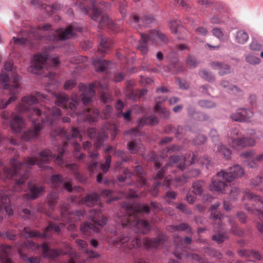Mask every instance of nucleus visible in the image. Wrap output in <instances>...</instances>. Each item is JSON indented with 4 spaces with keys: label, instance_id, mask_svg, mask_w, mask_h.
<instances>
[{
    "label": "nucleus",
    "instance_id": "1",
    "mask_svg": "<svg viewBox=\"0 0 263 263\" xmlns=\"http://www.w3.org/2000/svg\"><path fill=\"white\" fill-rule=\"evenodd\" d=\"M46 100L45 95L40 92H36V96L32 95L22 98V103L17 107V111L27 116L31 120L33 127L28 130H24L25 123L22 117L15 116L10 121L12 130L16 133H21L22 141L28 142L31 140L37 139L43 124L53 126L57 123V120L61 115L60 110L56 107L51 108L47 107L43 112L36 107L38 99Z\"/></svg>",
    "mask_w": 263,
    "mask_h": 263
},
{
    "label": "nucleus",
    "instance_id": "2",
    "mask_svg": "<svg viewBox=\"0 0 263 263\" xmlns=\"http://www.w3.org/2000/svg\"><path fill=\"white\" fill-rule=\"evenodd\" d=\"M64 153V148H61L58 156L52 154L49 149H44L39 153L41 158L40 161L30 157L26 158L23 162H20L16 159L13 158L10 160L12 169L4 167L1 177L4 180L7 179L13 180L14 181L13 190L16 192H21L24 190V183L29 177L31 166L37 164L41 170L51 169L47 164L51 160L58 165H61L64 163L62 156Z\"/></svg>",
    "mask_w": 263,
    "mask_h": 263
},
{
    "label": "nucleus",
    "instance_id": "3",
    "mask_svg": "<svg viewBox=\"0 0 263 263\" xmlns=\"http://www.w3.org/2000/svg\"><path fill=\"white\" fill-rule=\"evenodd\" d=\"M51 26L49 24L44 25H39L36 28H31L28 33L26 30H23L22 34L17 36H13V41L10 42V45L14 44L16 46H24L27 44H32V39L41 40L43 37V32L45 31H51L52 34L48 35L47 39L48 40L55 41L58 40H65L73 37L75 36V32H81L82 28L76 23L71 25L67 29L60 28L54 32L51 28Z\"/></svg>",
    "mask_w": 263,
    "mask_h": 263
},
{
    "label": "nucleus",
    "instance_id": "4",
    "mask_svg": "<svg viewBox=\"0 0 263 263\" xmlns=\"http://www.w3.org/2000/svg\"><path fill=\"white\" fill-rule=\"evenodd\" d=\"M55 103L57 105L64 108L68 106L71 110L69 113L71 117L77 116V121L79 123L87 121L89 123L96 122L99 116L100 112L97 108H86L83 112H79L77 111V106L79 103L78 96H75L71 98L70 102L69 97L64 92H59L55 96Z\"/></svg>",
    "mask_w": 263,
    "mask_h": 263
},
{
    "label": "nucleus",
    "instance_id": "5",
    "mask_svg": "<svg viewBox=\"0 0 263 263\" xmlns=\"http://www.w3.org/2000/svg\"><path fill=\"white\" fill-rule=\"evenodd\" d=\"M114 243L122 248L125 251L133 248H140L143 244L144 248L147 250H156L162 248L167 241V237L162 233L152 239L144 238L142 240L139 238L130 240L128 234H122L120 237H112Z\"/></svg>",
    "mask_w": 263,
    "mask_h": 263
},
{
    "label": "nucleus",
    "instance_id": "6",
    "mask_svg": "<svg viewBox=\"0 0 263 263\" xmlns=\"http://www.w3.org/2000/svg\"><path fill=\"white\" fill-rule=\"evenodd\" d=\"M53 48V46H49L48 49L45 48L41 53L34 54L31 65L27 67V71L34 74H39L44 69H48L50 67L57 68L59 66V57L50 54V50Z\"/></svg>",
    "mask_w": 263,
    "mask_h": 263
},
{
    "label": "nucleus",
    "instance_id": "7",
    "mask_svg": "<svg viewBox=\"0 0 263 263\" xmlns=\"http://www.w3.org/2000/svg\"><path fill=\"white\" fill-rule=\"evenodd\" d=\"M15 69L13 62L7 61L4 63V69L0 73V84L4 89L10 90L11 93H18L21 89V85L18 83L20 77Z\"/></svg>",
    "mask_w": 263,
    "mask_h": 263
},
{
    "label": "nucleus",
    "instance_id": "8",
    "mask_svg": "<svg viewBox=\"0 0 263 263\" xmlns=\"http://www.w3.org/2000/svg\"><path fill=\"white\" fill-rule=\"evenodd\" d=\"M124 211H126L124 217L119 219L118 221L123 227L129 226L134 228L137 233L142 234H145L151 229V226L147 221L139 218V210L131 208L124 209Z\"/></svg>",
    "mask_w": 263,
    "mask_h": 263
},
{
    "label": "nucleus",
    "instance_id": "9",
    "mask_svg": "<svg viewBox=\"0 0 263 263\" xmlns=\"http://www.w3.org/2000/svg\"><path fill=\"white\" fill-rule=\"evenodd\" d=\"M141 40L139 42L137 49L143 55L147 54L148 51L147 44L152 43L155 44L159 42L162 44H167L170 40L165 34L158 30H153L149 33H140Z\"/></svg>",
    "mask_w": 263,
    "mask_h": 263
},
{
    "label": "nucleus",
    "instance_id": "10",
    "mask_svg": "<svg viewBox=\"0 0 263 263\" xmlns=\"http://www.w3.org/2000/svg\"><path fill=\"white\" fill-rule=\"evenodd\" d=\"M28 186L30 193H26L21 197V199L24 203L21 206L20 214L25 218L31 219L34 215L30 210V205L28 203V201L37 198L44 192V188L42 186L32 184L31 182H28Z\"/></svg>",
    "mask_w": 263,
    "mask_h": 263
},
{
    "label": "nucleus",
    "instance_id": "11",
    "mask_svg": "<svg viewBox=\"0 0 263 263\" xmlns=\"http://www.w3.org/2000/svg\"><path fill=\"white\" fill-rule=\"evenodd\" d=\"M88 217L93 223L86 222L81 226V232L85 238L89 237L92 233H97L99 232V229L96 225L103 227L107 221V219L103 216L99 209L90 210Z\"/></svg>",
    "mask_w": 263,
    "mask_h": 263
},
{
    "label": "nucleus",
    "instance_id": "12",
    "mask_svg": "<svg viewBox=\"0 0 263 263\" xmlns=\"http://www.w3.org/2000/svg\"><path fill=\"white\" fill-rule=\"evenodd\" d=\"M78 87L80 90L82 92V101L84 105H86L92 101L93 97L95 96V88L107 89L108 86L105 82L96 81L88 86L80 83Z\"/></svg>",
    "mask_w": 263,
    "mask_h": 263
},
{
    "label": "nucleus",
    "instance_id": "13",
    "mask_svg": "<svg viewBox=\"0 0 263 263\" xmlns=\"http://www.w3.org/2000/svg\"><path fill=\"white\" fill-rule=\"evenodd\" d=\"M68 207L69 205L67 203L61 205V220L63 221L64 224L69 223L67 229L68 230L71 231L73 230L76 227V225L73 222L80 220L83 216L84 213L80 210H76L72 212H69Z\"/></svg>",
    "mask_w": 263,
    "mask_h": 263
},
{
    "label": "nucleus",
    "instance_id": "14",
    "mask_svg": "<svg viewBox=\"0 0 263 263\" xmlns=\"http://www.w3.org/2000/svg\"><path fill=\"white\" fill-rule=\"evenodd\" d=\"M248 199L252 201L258 202L263 207V198L253 194L249 190H246L244 193L242 200ZM246 209L249 211H252L255 215H258L259 221L257 222L258 230L263 233V210H258L256 208H250L247 204H245Z\"/></svg>",
    "mask_w": 263,
    "mask_h": 263
},
{
    "label": "nucleus",
    "instance_id": "15",
    "mask_svg": "<svg viewBox=\"0 0 263 263\" xmlns=\"http://www.w3.org/2000/svg\"><path fill=\"white\" fill-rule=\"evenodd\" d=\"M111 125L109 124H105L102 129V132L100 133H97L96 129L93 127L89 128L87 129V134L90 139H96L95 142V146L97 148H100L103 144V141L106 139L108 137V133L107 130L111 129L112 127H109ZM113 131L111 132V135L115 136L116 134V129L115 127H112Z\"/></svg>",
    "mask_w": 263,
    "mask_h": 263
},
{
    "label": "nucleus",
    "instance_id": "16",
    "mask_svg": "<svg viewBox=\"0 0 263 263\" xmlns=\"http://www.w3.org/2000/svg\"><path fill=\"white\" fill-rule=\"evenodd\" d=\"M187 162L186 156H172L169 159V162L163 167L160 170L157 172L155 179L162 178L165 173L166 170L169 169L171 167L176 166L181 171L185 168V163Z\"/></svg>",
    "mask_w": 263,
    "mask_h": 263
},
{
    "label": "nucleus",
    "instance_id": "17",
    "mask_svg": "<svg viewBox=\"0 0 263 263\" xmlns=\"http://www.w3.org/2000/svg\"><path fill=\"white\" fill-rule=\"evenodd\" d=\"M23 245L27 249L35 251L40 248L43 249V255L44 257L54 259L60 255L62 251L58 249H50L47 243L42 245L36 244L32 240H27L23 243Z\"/></svg>",
    "mask_w": 263,
    "mask_h": 263
},
{
    "label": "nucleus",
    "instance_id": "18",
    "mask_svg": "<svg viewBox=\"0 0 263 263\" xmlns=\"http://www.w3.org/2000/svg\"><path fill=\"white\" fill-rule=\"evenodd\" d=\"M238 130L235 129L231 131V140L230 145L234 149L245 147L246 146H253L255 145L256 142L254 139L251 138H245L239 137Z\"/></svg>",
    "mask_w": 263,
    "mask_h": 263
},
{
    "label": "nucleus",
    "instance_id": "19",
    "mask_svg": "<svg viewBox=\"0 0 263 263\" xmlns=\"http://www.w3.org/2000/svg\"><path fill=\"white\" fill-rule=\"evenodd\" d=\"M60 227L56 223H50L48 226L45 229L43 233H41L38 231H32L30 228L25 227L23 229L24 237L26 238L38 237L42 238H46L49 236V233L52 231L55 232H59L60 231Z\"/></svg>",
    "mask_w": 263,
    "mask_h": 263
},
{
    "label": "nucleus",
    "instance_id": "20",
    "mask_svg": "<svg viewBox=\"0 0 263 263\" xmlns=\"http://www.w3.org/2000/svg\"><path fill=\"white\" fill-rule=\"evenodd\" d=\"M228 172L225 170H221L216 174L218 177L222 179L227 182H232L235 178L240 177L244 174L242 167L238 164H235L231 167Z\"/></svg>",
    "mask_w": 263,
    "mask_h": 263
},
{
    "label": "nucleus",
    "instance_id": "21",
    "mask_svg": "<svg viewBox=\"0 0 263 263\" xmlns=\"http://www.w3.org/2000/svg\"><path fill=\"white\" fill-rule=\"evenodd\" d=\"M93 7L92 14L91 15V18L99 22V27L101 28L104 26H107V27L113 29L114 28L115 24L112 21L110 20L107 15L102 14V11L97 8L95 6V2L94 0H90Z\"/></svg>",
    "mask_w": 263,
    "mask_h": 263
},
{
    "label": "nucleus",
    "instance_id": "22",
    "mask_svg": "<svg viewBox=\"0 0 263 263\" xmlns=\"http://www.w3.org/2000/svg\"><path fill=\"white\" fill-rule=\"evenodd\" d=\"M210 136L214 143V151L221 154L226 160H230L231 158L232 152L231 149L226 147L221 143L219 142V137L217 131L215 129H211Z\"/></svg>",
    "mask_w": 263,
    "mask_h": 263
},
{
    "label": "nucleus",
    "instance_id": "23",
    "mask_svg": "<svg viewBox=\"0 0 263 263\" xmlns=\"http://www.w3.org/2000/svg\"><path fill=\"white\" fill-rule=\"evenodd\" d=\"M200 173L198 169H193L190 170L181 177L173 178L171 176H168L164 179L163 185L164 186L168 187L170 185L173 184L174 182L180 183L183 184L186 183L190 178L197 176Z\"/></svg>",
    "mask_w": 263,
    "mask_h": 263
},
{
    "label": "nucleus",
    "instance_id": "24",
    "mask_svg": "<svg viewBox=\"0 0 263 263\" xmlns=\"http://www.w3.org/2000/svg\"><path fill=\"white\" fill-rule=\"evenodd\" d=\"M11 195L7 191H0V200L2 206H0V222L3 220L4 213L6 212L8 216L13 215V212L11 207L8 205L11 200Z\"/></svg>",
    "mask_w": 263,
    "mask_h": 263
},
{
    "label": "nucleus",
    "instance_id": "25",
    "mask_svg": "<svg viewBox=\"0 0 263 263\" xmlns=\"http://www.w3.org/2000/svg\"><path fill=\"white\" fill-rule=\"evenodd\" d=\"M213 16L210 18V22L213 24H219L222 22L221 19L226 12L224 5L222 2H215L211 7Z\"/></svg>",
    "mask_w": 263,
    "mask_h": 263
},
{
    "label": "nucleus",
    "instance_id": "26",
    "mask_svg": "<svg viewBox=\"0 0 263 263\" xmlns=\"http://www.w3.org/2000/svg\"><path fill=\"white\" fill-rule=\"evenodd\" d=\"M253 116V112L247 108H240L236 112L231 114V119L238 122H250Z\"/></svg>",
    "mask_w": 263,
    "mask_h": 263
},
{
    "label": "nucleus",
    "instance_id": "27",
    "mask_svg": "<svg viewBox=\"0 0 263 263\" xmlns=\"http://www.w3.org/2000/svg\"><path fill=\"white\" fill-rule=\"evenodd\" d=\"M125 135H129L131 136L132 140L127 144V149L132 153H136L141 147V143L137 139L134 138L139 135V132L137 129H130L124 132Z\"/></svg>",
    "mask_w": 263,
    "mask_h": 263
},
{
    "label": "nucleus",
    "instance_id": "28",
    "mask_svg": "<svg viewBox=\"0 0 263 263\" xmlns=\"http://www.w3.org/2000/svg\"><path fill=\"white\" fill-rule=\"evenodd\" d=\"M230 183L231 182H227L222 179L221 180L212 178V182L210 185V190L221 194H227L230 189Z\"/></svg>",
    "mask_w": 263,
    "mask_h": 263
},
{
    "label": "nucleus",
    "instance_id": "29",
    "mask_svg": "<svg viewBox=\"0 0 263 263\" xmlns=\"http://www.w3.org/2000/svg\"><path fill=\"white\" fill-rule=\"evenodd\" d=\"M154 20L155 19L153 16L149 15H143L139 18L136 15H132L130 16L129 23L135 28H136L138 26L148 27Z\"/></svg>",
    "mask_w": 263,
    "mask_h": 263
},
{
    "label": "nucleus",
    "instance_id": "30",
    "mask_svg": "<svg viewBox=\"0 0 263 263\" xmlns=\"http://www.w3.org/2000/svg\"><path fill=\"white\" fill-rule=\"evenodd\" d=\"M169 58L171 65L168 67V70L173 74H177L180 72L183 71L185 67L183 66L177 67L176 65L178 62L176 55L174 53H171L167 57Z\"/></svg>",
    "mask_w": 263,
    "mask_h": 263
},
{
    "label": "nucleus",
    "instance_id": "31",
    "mask_svg": "<svg viewBox=\"0 0 263 263\" xmlns=\"http://www.w3.org/2000/svg\"><path fill=\"white\" fill-rule=\"evenodd\" d=\"M174 242L175 246V250L174 251V255L178 259H181L183 256L184 252V242L182 237L177 235H174Z\"/></svg>",
    "mask_w": 263,
    "mask_h": 263
},
{
    "label": "nucleus",
    "instance_id": "32",
    "mask_svg": "<svg viewBox=\"0 0 263 263\" xmlns=\"http://www.w3.org/2000/svg\"><path fill=\"white\" fill-rule=\"evenodd\" d=\"M211 67L213 69L218 70V73L220 76L228 74L231 72L230 66L226 64L219 62H213L210 63Z\"/></svg>",
    "mask_w": 263,
    "mask_h": 263
},
{
    "label": "nucleus",
    "instance_id": "33",
    "mask_svg": "<svg viewBox=\"0 0 263 263\" xmlns=\"http://www.w3.org/2000/svg\"><path fill=\"white\" fill-rule=\"evenodd\" d=\"M219 84L228 93L238 96H241L243 93L237 86L230 84L229 81L225 80H221Z\"/></svg>",
    "mask_w": 263,
    "mask_h": 263
},
{
    "label": "nucleus",
    "instance_id": "34",
    "mask_svg": "<svg viewBox=\"0 0 263 263\" xmlns=\"http://www.w3.org/2000/svg\"><path fill=\"white\" fill-rule=\"evenodd\" d=\"M166 230L170 233H174L177 231H185L187 233H192L191 228L186 223L168 226L166 227Z\"/></svg>",
    "mask_w": 263,
    "mask_h": 263
},
{
    "label": "nucleus",
    "instance_id": "35",
    "mask_svg": "<svg viewBox=\"0 0 263 263\" xmlns=\"http://www.w3.org/2000/svg\"><path fill=\"white\" fill-rule=\"evenodd\" d=\"M220 203L219 202H218L211 206V218L213 220H218V224L219 225V228L220 229L222 230V226L220 223L221 221V219L223 218V216L220 213L216 212V211L220 206Z\"/></svg>",
    "mask_w": 263,
    "mask_h": 263
},
{
    "label": "nucleus",
    "instance_id": "36",
    "mask_svg": "<svg viewBox=\"0 0 263 263\" xmlns=\"http://www.w3.org/2000/svg\"><path fill=\"white\" fill-rule=\"evenodd\" d=\"M31 4L36 8L39 9L40 10H45V12H47V14L48 15L50 14L48 12L47 8L50 9L51 12H53L54 10L58 9L57 4H53L50 6H48L47 5L42 3V2L40 0H32L31 1Z\"/></svg>",
    "mask_w": 263,
    "mask_h": 263
},
{
    "label": "nucleus",
    "instance_id": "37",
    "mask_svg": "<svg viewBox=\"0 0 263 263\" xmlns=\"http://www.w3.org/2000/svg\"><path fill=\"white\" fill-rule=\"evenodd\" d=\"M100 42L98 46V51L103 53L111 48L113 45V41L109 38L103 37L101 35H100Z\"/></svg>",
    "mask_w": 263,
    "mask_h": 263
},
{
    "label": "nucleus",
    "instance_id": "38",
    "mask_svg": "<svg viewBox=\"0 0 263 263\" xmlns=\"http://www.w3.org/2000/svg\"><path fill=\"white\" fill-rule=\"evenodd\" d=\"M64 178L61 175H53L51 176L49 183L52 188L61 189Z\"/></svg>",
    "mask_w": 263,
    "mask_h": 263
},
{
    "label": "nucleus",
    "instance_id": "39",
    "mask_svg": "<svg viewBox=\"0 0 263 263\" xmlns=\"http://www.w3.org/2000/svg\"><path fill=\"white\" fill-rule=\"evenodd\" d=\"M96 71H103L106 70L108 68V64L109 61L102 60L101 59H94L92 61Z\"/></svg>",
    "mask_w": 263,
    "mask_h": 263
},
{
    "label": "nucleus",
    "instance_id": "40",
    "mask_svg": "<svg viewBox=\"0 0 263 263\" xmlns=\"http://www.w3.org/2000/svg\"><path fill=\"white\" fill-rule=\"evenodd\" d=\"M166 100V97H163L162 100H160L159 97L156 98L155 99L156 105L155 106V110L158 112L163 114V117L165 118H167L170 116V111L166 108H162L161 106V103L162 102L165 101Z\"/></svg>",
    "mask_w": 263,
    "mask_h": 263
},
{
    "label": "nucleus",
    "instance_id": "41",
    "mask_svg": "<svg viewBox=\"0 0 263 263\" xmlns=\"http://www.w3.org/2000/svg\"><path fill=\"white\" fill-rule=\"evenodd\" d=\"M76 243L80 248L83 250L86 254L89 256V257H97L99 256L98 253L97 252H95L92 250L89 251L87 249V243L85 241L81 239H77L76 240Z\"/></svg>",
    "mask_w": 263,
    "mask_h": 263
},
{
    "label": "nucleus",
    "instance_id": "42",
    "mask_svg": "<svg viewBox=\"0 0 263 263\" xmlns=\"http://www.w3.org/2000/svg\"><path fill=\"white\" fill-rule=\"evenodd\" d=\"M99 200V196L96 193L87 194L85 197V204L87 206H91L96 205Z\"/></svg>",
    "mask_w": 263,
    "mask_h": 263
},
{
    "label": "nucleus",
    "instance_id": "43",
    "mask_svg": "<svg viewBox=\"0 0 263 263\" xmlns=\"http://www.w3.org/2000/svg\"><path fill=\"white\" fill-rule=\"evenodd\" d=\"M205 182L203 180H197L192 183L194 194L197 195H201L203 192V188Z\"/></svg>",
    "mask_w": 263,
    "mask_h": 263
},
{
    "label": "nucleus",
    "instance_id": "44",
    "mask_svg": "<svg viewBox=\"0 0 263 263\" xmlns=\"http://www.w3.org/2000/svg\"><path fill=\"white\" fill-rule=\"evenodd\" d=\"M189 128L187 126H179L175 132V136L179 140H186L189 142L191 141L190 139H187L186 138L185 135L187 132H190L188 131Z\"/></svg>",
    "mask_w": 263,
    "mask_h": 263
},
{
    "label": "nucleus",
    "instance_id": "45",
    "mask_svg": "<svg viewBox=\"0 0 263 263\" xmlns=\"http://www.w3.org/2000/svg\"><path fill=\"white\" fill-rule=\"evenodd\" d=\"M9 90V94L11 95L10 97L6 100V99H0V108L1 109H5L6 108L9 104L14 102L17 98L15 96L18 93H11L10 90Z\"/></svg>",
    "mask_w": 263,
    "mask_h": 263
},
{
    "label": "nucleus",
    "instance_id": "46",
    "mask_svg": "<svg viewBox=\"0 0 263 263\" xmlns=\"http://www.w3.org/2000/svg\"><path fill=\"white\" fill-rule=\"evenodd\" d=\"M249 35L247 32L243 30L238 31L235 35V42L240 44H245L248 40Z\"/></svg>",
    "mask_w": 263,
    "mask_h": 263
},
{
    "label": "nucleus",
    "instance_id": "47",
    "mask_svg": "<svg viewBox=\"0 0 263 263\" xmlns=\"http://www.w3.org/2000/svg\"><path fill=\"white\" fill-rule=\"evenodd\" d=\"M239 255L243 257H253L257 260H260L261 258V255L258 252L255 251H249L246 250H240L238 251Z\"/></svg>",
    "mask_w": 263,
    "mask_h": 263
},
{
    "label": "nucleus",
    "instance_id": "48",
    "mask_svg": "<svg viewBox=\"0 0 263 263\" xmlns=\"http://www.w3.org/2000/svg\"><path fill=\"white\" fill-rule=\"evenodd\" d=\"M229 222L231 226L230 232L235 235L241 236L242 234V231L240 230L237 224L235 223L234 218L230 217L229 218Z\"/></svg>",
    "mask_w": 263,
    "mask_h": 263
},
{
    "label": "nucleus",
    "instance_id": "49",
    "mask_svg": "<svg viewBox=\"0 0 263 263\" xmlns=\"http://www.w3.org/2000/svg\"><path fill=\"white\" fill-rule=\"evenodd\" d=\"M64 135L66 139L69 142L73 138L79 137L80 132L77 128H72L70 132H64Z\"/></svg>",
    "mask_w": 263,
    "mask_h": 263
},
{
    "label": "nucleus",
    "instance_id": "50",
    "mask_svg": "<svg viewBox=\"0 0 263 263\" xmlns=\"http://www.w3.org/2000/svg\"><path fill=\"white\" fill-rule=\"evenodd\" d=\"M211 32L213 36L218 39L220 41H223L226 39V35L222 29L219 27H215Z\"/></svg>",
    "mask_w": 263,
    "mask_h": 263
},
{
    "label": "nucleus",
    "instance_id": "51",
    "mask_svg": "<svg viewBox=\"0 0 263 263\" xmlns=\"http://www.w3.org/2000/svg\"><path fill=\"white\" fill-rule=\"evenodd\" d=\"M170 28L173 33L176 34L182 27L181 22L178 20H173L170 22Z\"/></svg>",
    "mask_w": 263,
    "mask_h": 263
},
{
    "label": "nucleus",
    "instance_id": "52",
    "mask_svg": "<svg viewBox=\"0 0 263 263\" xmlns=\"http://www.w3.org/2000/svg\"><path fill=\"white\" fill-rule=\"evenodd\" d=\"M197 161V162L199 164H202V165H205L206 167L208 168V165L210 164V161L207 158H201L199 160H197V156L196 155H195L194 153H193L192 154V159L190 161V164H193L194 163H196V162Z\"/></svg>",
    "mask_w": 263,
    "mask_h": 263
},
{
    "label": "nucleus",
    "instance_id": "53",
    "mask_svg": "<svg viewBox=\"0 0 263 263\" xmlns=\"http://www.w3.org/2000/svg\"><path fill=\"white\" fill-rule=\"evenodd\" d=\"M66 167L67 168L71 171L77 179L79 180H81V175L78 171V166L76 163L67 164H66Z\"/></svg>",
    "mask_w": 263,
    "mask_h": 263
},
{
    "label": "nucleus",
    "instance_id": "54",
    "mask_svg": "<svg viewBox=\"0 0 263 263\" xmlns=\"http://www.w3.org/2000/svg\"><path fill=\"white\" fill-rule=\"evenodd\" d=\"M200 76L209 82H214L215 80L214 76L211 72L206 70H202L199 72Z\"/></svg>",
    "mask_w": 263,
    "mask_h": 263
},
{
    "label": "nucleus",
    "instance_id": "55",
    "mask_svg": "<svg viewBox=\"0 0 263 263\" xmlns=\"http://www.w3.org/2000/svg\"><path fill=\"white\" fill-rule=\"evenodd\" d=\"M58 194L55 192H51L48 195L49 206L53 209L58 198Z\"/></svg>",
    "mask_w": 263,
    "mask_h": 263
},
{
    "label": "nucleus",
    "instance_id": "56",
    "mask_svg": "<svg viewBox=\"0 0 263 263\" xmlns=\"http://www.w3.org/2000/svg\"><path fill=\"white\" fill-rule=\"evenodd\" d=\"M227 238L228 236L226 233H221L218 232L217 234L212 236V239L218 243H222Z\"/></svg>",
    "mask_w": 263,
    "mask_h": 263
},
{
    "label": "nucleus",
    "instance_id": "57",
    "mask_svg": "<svg viewBox=\"0 0 263 263\" xmlns=\"http://www.w3.org/2000/svg\"><path fill=\"white\" fill-rule=\"evenodd\" d=\"M246 61L247 62L252 65L258 64L260 62V60L258 57L252 54H248L246 55Z\"/></svg>",
    "mask_w": 263,
    "mask_h": 263
},
{
    "label": "nucleus",
    "instance_id": "58",
    "mask_svg": "<svg viewBox=\"0 0 263 263\" xmlns=\"http://www.w3.org/2000/svg\"><path fill=\"white\" fill-rule=\"evenodd\" d=\"M111 158L110 156L105 157V161L104 163L101 164V168L103 173H106L110 166Z\"/></svg>",
    "mask_w": 263,
    "mask_h": 263
},
{
    "label": "nucleus",
    "instance_id": "59",
    "mask_svg": "<svg viewBox=\"0 0 263 263\" xmlns=\"http://www.w3.org/2000/svg\"><path fill=\"white\" fill-rule=\"evenodd\" d=\"M198 104L200 106L204 108H213L216 106V104L214 102L206 100H200L198 102Z\"/></svg>",
    "mask_w": 263,
    "mask_h": 263
},
{
    "label": "nucleus",
    "instance_id": "60",
    "mask_svg": "<svg viewBox=\"0 0 263 263\" xmlns=\"http://www.w3.org/2000/svg\"><path fill=\"white\" fill-rule=\"evenodd\" d=\"M133 175V174L131 173L129 170L125 169L124 171V175H120L118 177V179L120 182H124L127 178H129Z\"/></svg>",
    "mask_w": 263,
    "mask_h": 263
},
{
    "label": "nucleus",
    "instance_id": "61",
    "mask_svg": "<svg viewBox=\"0 0 263 263\" xmlns=\"http://www.w3.org/2000/svg\"><path fill=\"white\" fill-rule=\"evenodd\" d=\"M176 208L178 210L184 213L187 215L192 214V210L189 209L187 205L184 204L179 203L177 205Z\"/></svg>",
    "mask_w": 263,
    "mask_h": 263
},
{
    "label": "nucleus",
    "instance_id": "62",
    "mask_svg": "<svg viewBox=\"0 0 263 263\" xmlns=\"http://www.w3.org/2000/svg\"><path fill=\"white\" fill-rule=\"evenodd\" d=\"M250 49L253 51H259L262 49V46L258 41L253 40L250 44Z\"/></svg>",
    "mask_w": 263,
    "mask_h": 263
},
{
    "label": "nucleus",
    "instance_id": "63",
    "mask_svg": "<svg viewBox=\"0 0 263 263\" xmlns=\"http://www.w3.org/2000/svg\"><path fill=\"white\" fill-rule=\"evenodd\" d=\"M206 141V137L202 135H198L195 139H194L192 143L194 145H200L204 143Z\"/></svg>",
    "mask_w": 263,
    "mask_h": 263
},
{
    "label": "nucleus",
    "instance_id": "64",
    "mask_svg": "<svg viewBox=\"0 0 263 263\" xmlns=\"http://www.w3.org/2000/svg\"><path fill=\"white\" fill-rule=\"evenodd\" d=\"M186 257L193 260V261H198L199 263H204V260L203 258H201L198 255L196 254H187Z\"/></svg>",
    "mask_w": 263,
    "mask_h": 263
}]
</instances>
